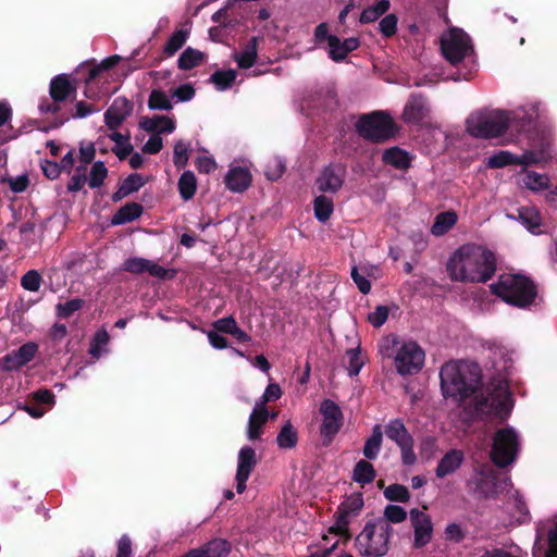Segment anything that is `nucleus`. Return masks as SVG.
Masks as SVG:
<instances>
[{
	"label": "nucleus",
	"instance_id": "nucleus-1",
	"mask_svg": "<svg viewBox=\"0 0 557 557\" xmlns=\"http://www.w3.org/2000/svg\"><path fill=\"white\" fill-rule=\"evenodd\" d=\"M446 270L453 281L485 283L495 274L496 258L484 246L465 244L449 257Z\"/></svg>",
	"mask_w": 557,
	"mask_h": 557
},
{
	"label": "nucleus",
	"instance_id": "nucleus-2",
	"mask_svg": "<svg viewBox=\"0 0 557 557\" xmlns=\"http://www.w3.org/2000/svg\"><path fill=\"white\" fill-rule=\"evenodd\" d=\"M532 115L527 116L522 110L476 112L467 119V132L476 138H494L500 136L507 128L517 131L531 124Z\"/></svg>",
	"mask_w": 557,
	"mask_h": 557
},
{
	"label": "nucleus",
	"instance_id": "nucleus-3",
	"mask_svg": "<svg viewBox=\"0 0 557 557\" xmlns=\"http://www.w3.org/2000/svg\"><path fill=\"white\" fill-rule=\"evenodd\" d=\"M441 387L445 397L463 401L481 384V370L476 363L449 361L440 371Z\"/></svg>",
	"mask_w": 557,
	"mask_h": 557
},
{
	"label": "nucleus",
	"instance_id": "nucleus-4",
	"mask_svg": "<svg viewBox=\"0 0 557 557\" xmlns=\"http://www.w3.org/2000/svg\"><path fill=\"white\" fill-rule=\"evenodd\" d=\"M380 354L384 358H393L398 374L412 375L418 373L425 360V352L414 341L403 339L394 334L382 338L379 345Z\"/></svg>",
	"mask_w": 557,
	"mask_h": 557
},
{
	"label": "nucleus",
	"instance_id": "nucleus-5",
	"mask_svg": "<svg viewBox=\"0 0 557 557\" xmlns=\"http://www.w3.org/2000/svg\"><path fill=\"white\" fill-rule=\"evenodd\" d=\"M512 409V399L505 377L494 380L491 385L476 394L471 403V412L478 417L505 420Z\"/></svg>",
	"mask_w": 557,
	"mask_h": 557
},
{
	"label": "nucleus",
	"instance_id": "nucleus-6",
	"mask_svg": "<svg viewBox=\"0 0 557 557\" xmlns=\"http://www.w3.org/2000/svg\"><path fill=\"white\" fill-rule=\"evenodd\" d=\"M491 289L506 302L520 308L533 305L537 297L535 284L521 274H502Z\"/></svg>",
	"mask_w": 557,
	"mask_h": 557
},
{
	"label": "nucleus",
	"instance_id": "nucleus-7",
	"mask_svg": "<svg viewBox=\"0 0 557 557\" xmlns=\"http://www.w3.org/2000/svg\"><path fill=\"white\" fill-rule=\"evenodd\" d=\"M394 529L386 520H372L366 523L355 539V547L360 556L383 557L389 549Z\"/></svg>",
	"mask_w": 557,
	"mask_h": 557
},
{
	"label": "nucleus",
	"instance_id": "nucleus-8",
	"mask_svg": "<svg viewBox=\"0 0 557 557\" xmlns=\"http://www.w3.org/2000/svg\"><path fill=\"white\" fill-rule=\"evenodd\" d=\"M356 127L362 137L372 141H383L395 134V124L392 117L380 111L361 116Z\"/></svg>",
	"mask_w": 557,
	"mask_h": 557
},
{
	"label": "nucleus",
	"instance_id": "nucleus-9",
	"mask_svg": "<svg viewBox=\"0 0 557 557\" xmlns=\"http://www.w3.org/2000/svg\"><path fill=\"white\" fill-rule=\"evenodd\" d=\"M519 447L518 435L511 428L495 433L491 457L498 467H506L515 461Z\"/></svg>",
	"mask_w": 557,
	"mask_h": 557
},
{
	"label": "nucleus",
	"instance_id": "nucleus-10",
	"mask_svg": "<svg viewBox=\"0 0 557 557\" xmlns=\"http://www.w3.org/2000/svg\"><path fill=\"white\" fill-rule=\"evenodd\" d=\"M441 50L450 64H457L471 54L469 36L461 29L453 28L441 37Z\"/></svg>",
	"mask_w": 557,
	"mask_h": 557
},
{
	"label": "nucleus",
	"instance_id": "nucleus-11",
	"mask_svg": "<svg viewBox=\"0 0 557 557\" xmlns=\"http://www.w3.org/2000/svg\"><path fill=\"white\" fill-rule=\"evenodd\" d=\"M322 416L320 433L324 446H329L344 424L341 407L331 399H324L319 409Z\"/></svg>",
	"mask_w": 557,
	"mask_h": 557
},
{
	"label": "nucleus",
	"instance_id": "nucleus-12",
	"mask_svg": "<svg viewBox=\"0 0 557 557\" xmlns=\"http://www.w3.org/2000/svg\"><path fill=\"white\" fill-rule=\"evenodd\" d=\"M386 436L400 449L401 461L406 466H412L417 461L413 450V437L408 432L403 420L393 419L385 425Z\"/></svg>",
	"mask_w": 557,
	"mask_h": 557
},
{
	"label": "nucleus",
	"instance_id": "nucleus-13",
	"mask_svg": "<svg viewBox=\"0 0 557 557\" xmlns=\"http://www.w3.org/2000/svg\"><path fill=\"white\" fill-rule=\"evenodd\" d=\"M411 528L413 529V547L422 548L426 546L433 537V523L431 517L417 508L409 511Z\"/></svg>",
	"mask_w": 557,
	"mask_h": 557
},
{
	"label": "nucleus",
	"instance_id": "nucleus-14",
	"mask_svg": "<svg viewBox=\"0 0 557 557\" xmlns=\"http://www.w3.org/2000/svg\"><path fill=\"white\" fill-rule=\"evenodd\" d=\"M469 491L480 498L495 497L499 492L497 479L492 470L476 472L468 482Z\"/></svg>",
	"mask_w": 557,
	"mask_h": 557
},
{
	"label": "nucleus",
	"instance_id": "nucleus-15",
	"mask_svg": "<svg viewBox=\"0 0 557 557\" xmlns=\"http://www.w3.org/2000/svg\"><path fill=\"white\" fill-rule=\"evenodd\" d=\"M123 270L134 274L148 272L151 276L161 280L172 278L175 275L174 270L165 269L151 260L139 257L128 258L125 260Z\"/></svg>",
	"mask_w": 557,
	"mask_h": 557
},
{
	"label": "nucleus",
	"instance_id": "nucleus-16",
	"mask_svg": "<svg viewBox=\"0 0 557 557\" xmlns=\"http://www.w3.org/2000/svg\"><path fill=\"white\" fill-rule=\"evenodd\" d=\"M38 351V345L34 342H28L22 345L18 349L7 354L1 359V368L4 371H15L30 362Z\"/></svg>",
	"mask_w": 557,
	"mask_h": 557
},
{
	"label": "nucleus",
	"instance_id": "nucleus-17",
	"mask_svg": "<svg viewBox=\"0 0 557 557\" xmlns=\"http://www.w3.org/2000/svg\"><path fill=\"white\" fill-rule=\"evenodd\" d=\"M257 465L256 451L250 446H244L238 453L236 470V490L242 494L246 490V482Z\"/></svg>",
	"mask_w": 557,
	"mask_h": 557
},
{
	"label": "nucleus",
	"instance_id": "nucleus-18",
	"mask_svg": "<svg viewBox=\"0 0 557 557\" xmlns=\"http://www.w3.org/2000/svg\"><path fill=\"white\" fill-rule=\"evenodd\" d=\"M132 112L133 103L125 97H117L104 113L106 125L110 129H116Z\"/></svg>",
	"mask_w": 557,
	"mask_h": 557
},
{
	"label": "nucleus",
	"instance_id": "nucleus-19",
	"mask_svg": "<svg viewBox=\"0 0 557 557\" xmlns=\"http://www.w3.org/2000/svg\"><path fill=\"white\" fill-rule=\"evenodd\" d=\"M345 168L342 165L325 166L317 180L318 187L324 193H336L344 183Z\"/></svg>",
	"mask_w": 557,
	"mask_h": 557
},
{
	"label": "nucleus",
	"instance_id": "nucleus-20",
	"mask_svg": "<svg viewBox=\"0 0 557 557\" xmlns=\"http://www.w3.org/2000/svg\"><path fill=\"white\" fill-rule=\"evenodd\" d=\"M230 549L231 546L226 540L214 539L201 547L188 550L186 555L187 557H225Z\"/></svg>",
	"mask_w": 557,
	"mask_h": 557
},
{
	"label": "nucleus",
	"instance_id": "nucleus-21",
	"mask_svg": "<svg viewBox=\"0 0 557 557\" xmlns=\"http://www.w3.org/2000/svg\"><path fill=\"white\" fill-rule=\"evenodd\" d=\"M465 455L459 449L448 450L438 461L435 474L440 479H444L455 473L462 465Z\"/></svg>",
	"mask_w": 557,
	"mask_h": 557
},
{
	"label": "nucleus",
	"instance_id": "nucleus-22",
	"mask_svg": "<svg viewBox=\"0 0 557 557\" xmlns=\"http://www.w3.org/2000/svg\"><path fill=\"white\" fill-rule=\"evenodd\" d=\"M225 184L230 190L242 193L251 184V174L244 166H232L225 176Z\"/></svg>",
	"mask_w": 557,
	"mask_h": 557
},
{
	"label": "nucleus",
	"instance_id": "nucleus-23",
	"mask_svg": "<svg viewBox=\"0 0 557 557\" xmlns=\"http://www.w3.org/2000/svg\"><path fill=\"white\" fill-rule=\"evenodd\" d=\"M139 126L149 133H154L156 135L162 133L171 134L175 129V121L173 117L165 115H153L151 117L144 116L139 121Z\"/></svg>",
	"mask_w": 557,
	"mask_h": 557
},
{
	"label": "nucleus",
	"instance_id": "nucleus-24",
	"mask_svg": "<svg viewBox=\"0 0 557 557\" xmlns=\"http://www.w3.org/2000/svg\"><path fill=\"white\" fill-rule=\"evenodd\" d=\"M329 47L331 59L338 62L343 61L349 52L359 47V39L350 37L342 41L338 37L331 35L329 37Z\"/></svg>",
	"mask_w": 557,
	"mask_h": 557
},
{
	"label": "nucleus",
	"instance_id": "nucleus-25",
	"mask_svg": "<svg viewBox=\"0 0 557 557\" xmlns=\"http://www.w3.org/2000/svg\"><path fill=\"white\" fill-rule=\"evenodd\" d=\"M268 420L269 411L255 405L248 419L247 438L251 442L260 441L262 428L265 425Z\"/></svg>",
	"mask_w": 557,
	"mask_h": 557
},
{
	"label": "nucleus",
	"instance_id": "nucleus-26",
	"mask_svg": "<svg viewBox=\"0 0 557 557\" xmlns=\"http://www.w3.org/2000/svg\"><path fill=\"white\" fill-rule=\"evenodd\" d=\"M428 113L425 100L420 96H412L404 109L403 119L406 123H420Z\"/></svg>",
	"mask_w": 557,
	"mask_h": 557
},
{
	"label": "nucleus",
	"instance_id": "nucleus-27",
	"mask_svg": "<svg viewBox=\"0 0 557 557\" xmlns=\"http://www.w3.org/2000/svg\"><path fill=\"white\" fill-rule=\"evenodd\" d=\"M383 443V432L380 424H375L372 429L371 435L366 440L364 446L362 449L363 456L373 460L376 459Z\"/></svg>",
	"mask_w": 557,
	"mask_h": 557
},
{
	"label": "nucleus",
	"instance_id": "nucleus-28",
	"mask_svg": "<svg viewBox=\"0 0 557 557\" xmlns=\"http://www.w3.org/2000/svg\"><path fill=\"white\" fill-rule=\"evenodd\" d=\"M75 88L71 85L65 75H58L50 83V96L58 102L65 100Z\"/></svg>",
	"mask_w": 557,
	"mask_h": 557
},
{
	"label": "nucleus",
	"instance_id": "nucleus-29",
	"mask_svg": "<svg viewBox=\"0 0 557 557\" xmlns=\"http://www.w3.org/2000/svg\"><path fill=\"white\" fill-rule=\"evenodd\" d=\"M457 220L458 216L454 211H445L437 214L431 227L432 235L443 236L456 225Z\"/></svg>",
	"mask_w": 557,
	"mask_h": 557
},
{
	"label": "nucleus",
	"instance_id": "nucleus-30",
	"mask_svg": "<svg viewBox=\"0 0 557 557\" xmlns=\"http://www.w3.org/2000/svg\"><path fill=\"white\" fill-rule=\"evenodd\" d=\"M143 213V207L136 202L126 203L116 211L111 222L113 225H122L139 218Z\"/></svg>",
	"mask_w": 557,
	"mask_h": 557
},
{
	"label": "nucleus",
	"instance_id": "nucleus-31",
	"mask_svg": "<svg viewBox=\"0 0 557 557\" xmlns=\"http://www.w3.org/2000/svg\"><path fill=\"white\" fill-rule=\"evenodd\" d=\"M257 55H258V38L253 37L244 47L243 51L239 53H236L234 55V58L240 69H249L255 64V62L257 60Z\"/></svg>",
	"mask_w": 557,
	"mask_h": 557
},
{
	"label": "nucleus",
	"instance_id": "nucleus-32",
	"mask_svg": "<svg viewBox=\"0 0 557 557\" xmlns=\"http://www.w3.org/2000/svg\"><path fill=\"white\" fill-rule=\"evenodd\" d=\"M383 161L399 170H405L410 165L407 152L398 147L386 149L383 153Z\"/></svg>",
	"mask_w": 557,
	"mask_h": 557
},
{
	"label": "nucleus",
	"instance_id": "nucleus-33",
	"mask_svg": "<svg viewBox=\"0 0 557 557\" xmlns=\"http://www.w3.org/2000/svg\"><path fill=\"white\" fill-rule=\"evenodd\" d=\"M205 60V54L190 47L186 48L177 60V65L181 70L187 71L201 64Z\"/></svg>",
	"mask_w": 557,
	"mask_h": 557
},
{
	"label": "nucleus",
	"instance_id": "nucleus-34",
	"mask_svg": "<svg viewBox=\"0 0 557 557\" xmlns=\"http://www.w3.org/2000/svg\"><path fill=\"white\" fill-rule=\"evenodd\" d=\"M298 442V434L290 421H287L277 434L276 443L280 448H294Z\"/></svg>",
	"mask_w": 557,
	"mask_h": 557
},
{
	"label": "nucleus",
	"instance_id": "nucleus-35",
	"mask_svg": "<svg viewBox=\"0 0 557 557\" xmlns=\"http://www.w3.org/2000/svg\"><path fill=\"white\" fill-rule=\"evenodd\" d=\"M521 182L525 188L532 191H540L549 187V178L545 174H540L534 171H527Z\"/></svg>",
	"mask_w": 557,
	"mask_h": 557
},
{
	"label": "nucleus",
	"instance_id": "nucleus-36",
	"mask_svg": "<svg viewBox=\"0 0 557 557\" xmlns=\"http://www.w3.org/2000/svg\"><path fill=\"white\" fill-rule=\"evenodd\" d=\"M388 9H389V1L388 0H380L375 4L366 8L361 12L359 21L362 24L375 22L382 15H384L388 11Z\"/></svg>",
	"mask_w": 557,
	"mask_h": 557
},
{
	"label": "nucleus",
	"instance_id": "nucleus-37",
	"mask_svg": "<svg viewBox=\"0 0 557 557\" xmlns=\"http://www.w3.org/2000/svg\"><path fill=\"white\" fill-rule=\"evenodd\" d=\"M519 221L531 232L540 227L542 219L540 212L534 207H522L518 210Z\"/></svg>",
	"mask_w": 557,
	"mask_h": 557
},
{
	"label": "nucleus",
	"instance_id": "nucleus-38",
	"mask_svg": "<svg viewBox=\"0 0 557 557\" xmlns=\"http://www.w3.org/2000/svg\"><path fill=\"white\" fill-rule=\"evenodd\" d=\"M375 478V470L373 466L367 460H359L352 471V479L357 483L368 484Z\"/></svg>",
	"mask_w": 557,
	"mask_h": 557
},
{
	"label": "nucleus",
	"instance_id": "nucleus-39",
	"mask_svg": "<svg viewBox=\"0 0 557 557\" xmlns=\"http://www.w3.org/2000/svg\"><path fill=\"white\" fill-rule=\"evenodd\" d=\"M197 189L196 176L191 171H185L178 180V191L184 200L194 197Z\"/></svg>",
	"mask_w": 557,
	"mask_h": 557
},
{
	"label": "nucleus",
	"instance_id": "nucleus-40",
	"mask_svg": "<svg viewBox=\"0 0 557 557\" xmlns=\"http://www.w3.org/2000/svg\"><path fill=\"white\" fill-rule=\"evenodd\" d=\"M148 108L150 110L170 111L173 108V103L165 91L152 89L148 98Z\"/></svg>",
	"mask_w": 557,
	"mask_h": 557
},
{
	"label": "nucleus",
	"instance_id": "nucleus-41",
	"mask_svg": "<svg viewBox=\"0 0 557 557\" xmlns=\"http://www.w3.org/2000/svg\"><path fill=\"white\" fill-rule=\"evenodd\" d=\"M144 185V180L139 174H131L128 175L119 190L116 191L114 199H121L129 194L137 191Z\"/></svg>",
	"mask_w": 557,
	"mask_h": 557
},
{
	"label": "nucleus",
	"instance_id": "nucleus-42",
	"mask_svg": "<svg viewBox=\"0 0 557 557\" xmlns=\"http://www.w3.org/2000/svg\"><path fill=\"white\" fill-rule=\"evenodd\" d=\"M189 37L188 29H178L172 34L166 45L164 46V53L168 55H174L186 42Z\"/></svg>",
	"mask_w": 557,
	"mask_h": 557
},
{
	"label": "nucleus",
	"instance_id": "nucleus-43",
	"mask_svg": "<svg viewBox=\"0 0 557 557\" xmlns=\"http://www.w3.org/2000/svg\"><path fill=\"white\" fill-rule=\"evenodd\" d=\"M236 77L237 73L235 70L216 71L211 75L210 81L218 90H226L233 85Z\"/></svg>",
	"mask_w": 557,
	"mask_h": 557
},
{
	"label": "nucleus",
	"instance_id": "nucleus-44",
	"mask_svg": "<svg viewBox=\"0 0 557 557\" xmlns=\"http://www.w3.org/2000/svg\"><path fill=\"white\" fill-rule=\"evenodd\" d=\"M334 206L332 199L326 196H319L314 200V215L320 222H325L333 213Z\"/></svg>",
	"mask_w": 557,
	"mask_h": 557
},
{
	"label": "nucleus",
	"instance_id": "nucleus-45",
	"mask_svg": "<svg viewBox=\"0 0 557 557\" xmlns=\"http://www.w3.org/2000/svg\"><path fill=\"white\" fill-rule=\"evenodd\" d=\"M110 139L115 143L113 148L114 153L122 160L131 154L133 147L129 144L128 137L122 135L119 132H113L109 135Z\"/></svg>",
	"mask_w": 557,
	"mask_h": 557
},
{
	"label": "nucleus",
	"instance_id": "nucleus-46",
	"mask_svg": "<svg viewBox=\"0 0 557 557\" xmlns=\"http://www.w3.org/2000/svg\"><path fill=\"white\" fill-rule=\"evenodd\" d=\"M407 518V511L398 505H387L384 508L383 517L376 518L375 520H386L388 525L392 523H400Z\"/></svg>",
	"mask_w": 557,
	"mask_h": 557
},
{
	"label": "nucleus",
	"instance_id": "nucleus-47",
	"mask_svg": "<svg viewBox=\"0 0 557 557\" xmlns=\"http://www.w3.org/2000/svg\"><path fill=\"white\" fill-rule=\"evenodd\" d=\"M108 176V170L102 161H97L90 169L89 176L87 177L88 185L91 188L100 187L106 177Z\"/></svg>",
	"mask_w": 557,
	"mask_h": 557
},
{
	"label": "nucleus",
	"instance_id": "nucleus-48",
	"mask_svg": "<svg viewBox=\"0 0 557 557\" xmlns=\"http://www.w3.org/2000/svg\"><path fill=\"white\" fill-rule=\"evenodd\" d=\"M384 497L392 502H400L406 503L410 498V493L405 485L401 484H391L388 485L384 492Z\"/></svg>",
	"mask_w": 557,
	"mask_h": 557
},
{
	"label": "nucleus",
	"instance_id": "nucleus-49",
	"mask_svg": "<svg viewBox=\"0 0 557 557\" xmlns=\"http://www.w3.org/2000/svg\"><path fill=\"white\" fill-rule=\"evenodd\" d=\"M517 156L509 151H500L488 158L486 165L492 169L504 168L509 164H516Z\"/></svg>",
	"mask_w": 557,
	"mask_h": 557
},
{
	"label": "nucleus",
	"instance_id": "nucleus-50",
	"mask_svg": "<svg viewBox=\"0 0 557 557\" xmlns=\"http://www.w3.org/2000/svg\"><path fill=\"white\" fill-rule=\"evenodd\" d=\"M41 275L36 270H29L21 277V285L28 292H38L41 286Z\"/></svg>",
	"mask_w": 557,
	"mask_h": 557
},
{
	"label": "nucleus",
	"instance_id": "nucleus-51",
	"mask_svg": "<svg viewBox=\"0 0 557 557\" xmlns=\"http://www.w3.org/2000/svg\"><path fill=\"white\" fill-rule=\"evenodd\" d=\"M84 305V301L79 298L71 299L64 304H58L55 307L57 315L59 318L66 319L74 312L78 311Z\"/></svg>",
	"mask_w": 557,
	"mask_h": 557
},
{
	"label": "nucleus",
	"instance_id": "nucleus-52",
	"mask_svg": "<svg viewBox=\"0 0 557 557\" xmlns=\"http://www.w3.org/2000/svg\"><path fill=\"white\" fill-rule=\"evenodd\" d=\"M363 507V499L360 494L351 495L341 504L338 509L347 516L357 515Z\"/></svg>",
	"mask_w": 557,
	"mask_h": 557
},
{
	"label": "nucleus",
	"instance_id": "nucleus-53",
	"mask_svg": "<svg viewBox=\"0 0 557 557\" xmlns=\"http://www.w3.org/2000/svg\"><path fill=\"white\" fill-rule=\"evenodd\" d=\"M282 396V389L278 384L271 383L267 386L263 395L256 401V406L267 409L265 404L269 401L277 400Z\"/></svg>",
	"mask_w": 557,
	"mask_h": 557
},
{
	"label": "nucleus",
	"instance_id": "nucleus-54",
	"mask_svg": "<svg viewBox=\"0 0 557 557\" xmlns=\"http://www.w3.org/2000/svg\"><path fill=\"white\" fill-rule=\"evenodd\" d=\"M189 144L178 140L174 146L173 162L176 166L183 168L188 162Z\"/></svg>",
	"mask_w": 557,
	"mask_h": 557
},
{
	"label": "nucleus",
	"instance_id": "nucleus-55",
	"mask_svg": "<svg viewBox=\"0 0 557 557\" xmlns=\"http://www.w3.org/2000/svg\"><path fill=\"white\" fill-rule=\"evenodd\" d=\"M348 524H349V516L337 510V516L334 524L330 528L331 533H335L336 535H343L349 537L348 534Z\"/></svg>",
	"mask_w": 557,
	"mask_h": 557
},
{
	"label": "nucleus",
	"instance_id": "nucleus-56",
	"mask_svg": "<svg viewBox=\"0 0 557 557\" xmlns=\"http://www.w3.org/2000/svg\"><path fill=\"white\" fill-rule=\"evenodd\" d=\"M389 314V309L386 306H377L374 311L368 314V321L374 327L382 326Z\"/></svg>",
	"mask_w": 557,
	"mask_h": 557
},
{
	"label": "nucleus",
	"instance_id": "nucleus-57",
	"mask_svg": "<svg viewBox=\"0 0 557 557\" xmlns=\"http://www.w3.org/2000/svg\"><path fill=\"white\" fill-rule=\"evenodd\" d=\"M347 355L349 358V362L347 366L348 374L350 376L357 375L363 366V362L360 357V351L357 349H350L347 351Z\"/></svg>",
	"mask_w": 557,
	"mask_h": 557
},
{
	"label": "nucleus",
	"instance_id": "nucleus-58",
	"mask_svg": "<svg viewBox=\"0 0 557 557\" xmlns=\"http://www.w3.org/2000/svg\"><path fill=\"white\" fill-rule=\"evenodd\" d=\"M398 18L395 14H388L383 17L379 24L380 32L385 37H391L396 33Z\"/></svg>",
	"mask_w": 557,
	"mask_h": 557
},
{
	"label": "nucleus",
	"instance_id": "nucleus-59",
	"mask_svg": "<svg viewBox=\"0 0 557 557\" xmlns=\"http://www.w3.org/2000/svg\"><path fill=\"white\" fill-rule=\"evenodd\" d=\"M108 342H109V335H108L107 331H104V330L98 331L96 333V335L94 336L89 352L92 356L98 357L100 347L106 346L108 344Z\"/></svg>",
	"mask_w": 557,
	"mask_h": 557
},
{
	"label": "nucleus",
	"instance_id": "nucleus-60",
	"mask_svg": "<svg viewBox=\"0 0 557 557\" xmlns=\"http://www.w3.org/2000/svg\"><path fill=\"white\" fill-rule=\"evenodd\" d=\"M177 101H189L195 97V89L190 84H183L172 91Z\"/></svg>",
	"mask_w": 557,
	"mask_h": 557
},
{
	"label": "nucleus",
	"instance_id": "nucleus-61",
	"mask_svg": "<svg viewBox=\"0 0 557 557\" xmlns=\"http://www.w3.org/2000/svg\"><path fill=\"white\" fill-rule=\"evenodd\" d=\"M284 170V163L278 159H273L268 163L265 174L269 180L274 181L283 174Z\"/></svg>",
	"mask_w": 557,
	"mask_h": 557
},
{
	"label": "nucleus",
	"instance_id": "nucleus-62",
	"mask_svg": "<svg viewBox=\"0 0 557 557\" xmlns=\"http://www.w3.org/2000/svg\"><path fill=\"white\" fill-rule=\"evenodd\" d=\"M351 278L362 294H368L371 290L370 281L359 273L357 267H352L351 269Z\"/></svg>",
	"mask_w": 557,
	"mask_h": 557
},
{
	"label": "nucleus",
	"instance_id": "nucleus-63",
	"mask_svg": "<svg viewBox=\"0 0 557 557\" xmlns=\"http://www.w3.org/2000/svg\"><path fill=\"white\" fill-rule=\"evenodd\" d=\"M213 326L219 332L232 335L233 330H235V327L237 326V323L233 317H226L216 320Z\"/></svg>",
	"mask_w": 557,
	"mask_h": 557
},
{
	"label": "nucleus",
	"instance_id": "nucleus-64",
	"mask_svg": "<svg viewBox=\"0 0 557 557\" xmlns=\"http://www.w3.org/2000/svg\"><path fill=\"white\" fill-rule=\"evenodd\" d=\"M545 557H557V523L548 532V548Z\"/></svg>",
	"mask_w": 557,
	"mask_h": 557
}]
</instances>
